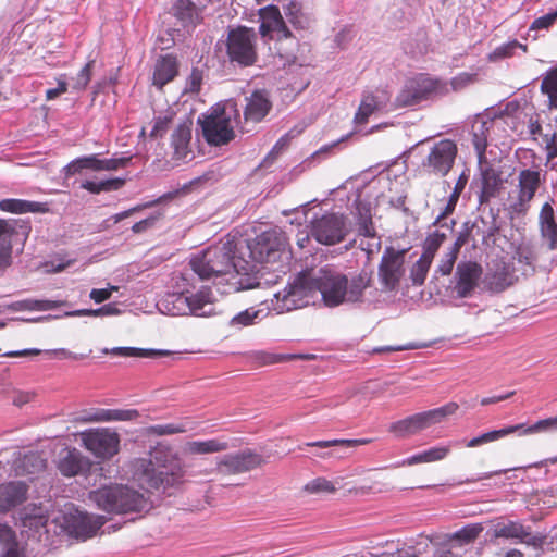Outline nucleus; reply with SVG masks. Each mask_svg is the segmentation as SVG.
I'll return each instance as SVG.
<instances>
[{
	"label": "nucleus",
	"mask_w": 557,
	"mask_h": 557,
	"mask_svg": "<svg viewBox=\"0 0 557 557\" xmlns=\"http://www.w3.org/2000/svg\"><path fill=\"white\" fill-rule=\"evenodd\" d=\"M238 250L231 240L210 246L190 259L189 273L197 275L200 281L225 283L227 293L260 288L273 281H262L263 274L258 272L253 263L235 255Z\"/></svg>",
	"instance_id": "obj_1"
},
{
	"label": "nucleus",
	"mask_w": 557,
	"mask_h": 557,
	"mask_svg": "<svg viewBox=\"0 0 557 557\" xmlns=\"http://www.w3.org/2000/svg\"><path fill=\"white\" fill-rule=\"evenodd\" d=\"M372 275L367 270L346 274L334 267H324L309 273V287L319 292L324 306L335 308L344 304L363 301L364 292L370 287Z\"/></svg>",
	"instance_id": "obj_2"
},
{
	"label": "nucleus",
	"mask_w": 557,
	"mask_h": 557,
	"mask_svg": "<svg viewBox=\"0 0 557 557\" xmlns=\"http://www.w3.org/2000/svg\"><path fill=\"white\" fill-rule=\"evenodd\" d=\"M172 282V290L157 302L162 313L173 317H209L214 313L211 287L198 286L194 273L182 272L173 276Z\"/></svg>",
	"instance_id": "obj_3"
},
{
	"label": "nucleus",
	"mask_w": 557,
	"mask_h": 557,
	"mask_svg": "<svg viewBox=\"0 0 557 557\" xmlns=\"http://www.w3.org/2000/svg\"><path fill=\"white\" fill-rule=\"evenodd\" d=\"M285 234L276 228L268 230L257 235L252 240L246 242V250L263 280H273L261 288L277 283L281 274H285L288 268L290 253L287 250Z\"/></svg>",
	"instance_id": "obj_4"
},
{
	"label": "nucleus",
	"mask_w": 557,
	"mask_h": 557,
	"mask_svg": "<svg viewBox=\"0 0 557 557\" xmlns=\"http://www.w3.org/2000/svg\"><path fill=\"white\" fill-rule=\"evenodd\" d=\"M89 499L109 513H144L151 508L149 498L127 485H109L91 491Z\"/></svg>",
	"instance_id": "obj_5"
},
{
	"label": "nucleus",
	"mask_w": 557,
	"mask_h": 557,
	"mask_svg": "<svg viewBox=\"0 0 557 557\" xmlns=\"http://www.w3.org/2000/svg\"><path fill=\"white\" fill-rule=\"evenodd\" d=\"M172 450L164 446L154 447L150 458L137 459L134 463V480L145 490H159L173 486L178 476L170 471L168 463L172 460Z\"/></svg>",
	"instance_id": "obj_6"
},
{
	"label": "nucleus",
	"mask_w": 557,
	"mask_h": 557,
	"mask_svg": "<svg viewBox=\"0 0 557 557\" xmlns=\"http://www.w3.org/2000/svg\"><path fill=\"white\" fill-rule=\"evenodd\" d=\"M448 92L449 87L445 81L421 73L406 81L394 103L397 108L412 107Z\"/></svg>",
	"instance_id": "obj_7"
},
{
	"label": "nucleus",
	"mask_w": 557,
	"mask_h": 557,
	"mask_svg": "<svg viewBox=\"0 0 557 557\" xmlns=\"http://www.w3.org/2000/svg\"><path fill=\"white\" fill-rule=\"evenodd\" d=\"M258 36L253 28L238 26L231 28L226 38V54L232 65L248 67L258 60Z\"/></svg>",
	"instance_id": "obj_8"
},
{
	"label": "nucleus",
	"mask_w": 557,
	"mask_h": 557,
	"mask_svg": "<svg viewBox=\"0 0 557 557\" xmlns=\"http://www.w3.org/2000/svg\"><path fill=\"white\" fill-rule=\"evenodd\" d=\"M458 408L457 403L450 401L442 407L419 412L393 422L388 430L398 437H406L442 422L448 416L454 414Z\"/></svg>",
	"instance_id": "obj_9"
},
{
	"label": "nucleus",
	"mask_w": 557,
	"mask_h": 557,
	"mask_svg": "<svg viewBox=\"0 0 557 557\" xmlns=\"http://www.w3.org/2000/svg\"><path fill=\"white\" fill-rule=\"evenodd\" d=\"M236 114L237 110L232 106L199 117L198 122L201 125L202 135L206 141L211 146H223L228 144L235 136L231 121L233 116H236Z\"/></svg>",
	"instance_id": "obj_10"
},
{
	"label": "nucleus",
	"mask_w": 557,
	"mask_h": 557,
	"mask_svg": "<svg viewBox=\"0 0 557 557\" xmlns=\"http://www.w3.org/2000/svg\"><path fill=\"white\" fill-rule=\"evenodd\" d=\"M544 181L545 174H542L540 170H521L518 174L516 195L510 196L509 213L516 216H524L529 212L531 201Z\"/></svg>",
	"instance_id": "obj_11"
},
{
	"label": "nucleus",
	"mask_w": 557,
	"mask_h": 557,
	"mask_svg": "<svg viewBox=\"0 0 557 557\" xmlns=\"http://www.w3.org/2000/svg\"><path fill=\"white\" fill-rule=\"evenodd\" d=\"M349 231L347 219L342 213H325L310 223V235L318 243L327 246L342 243Z\"/></svg>",
	"instance_id": "obj_12"
},
{
	"label": "nucleus",
	"mask_w": 557,
	"mask_h": 557,
	"mask_svg": "<svg viewBox=\"0 0 557 557\" xmlns=\"http://www.w3.org/2000/svg\"><path fill=\"white\" fill-rule=\"evenodd\" d=\"M405 255L406 250H398L393 246H387L381 257L377 267V277L383 290H396L405 275Z\"/></svg>",
	"instance_id": "obj_13"
},
{
	"label": "nucleus",
	"mask_w": 557,
	"mask_h": 557,
	"mask_svg": "<svg viewBox=\"0 0 557 557\" xmlns=\"http://www.w3.org/2000/svg\"><path fill=\"white\" fill-rule=\"evenodd\" d=\"M557 431V416L539 420L534 424L527 426L524 423L508 425L499 430H492L482 433L466 443V447L474 448L481 445L498 441L509 434L519 432L520 435H529L541 432Z\"/></svg>",
	"instance_id": "obj_14"
},
{
	"label": "nucleus",
	"mask_w": 557,
	"mask_h": 557,
	"mask_svg": "<svg viewBox=\"0 0 557 557\" xmlns=\"http://www.w3.org/2000/svg\"><path fill=\"white\" fill-rule=\"evenodd\" d=\"M84 447L99 459H111L119 453L120 435L109 429H90L79 434Z\"/></svg>",
	"instance_id": "obj_15"
},
{
	"label": "nucleus",
	"mask_w": 557,
	"mask_h": 557,
	"mask_svg": "<svg viewBox=\"0 0 557 557\" xmlns=\"http://www.w3.org/2000/svg\"><path fill=\"white\" fill-rule=\"evenodd\" d=\"M457 152L458 148L454 140L441 139L430 148L428 156L422 161V166L429 173L446 176L455 163Z\"/></svg>",
	"instance_id": "obj_16"
},
{
	"label": "nucleus",
	"mask_w": 557,
	"mask_h": 557,
	"mask_svg": "<svg viewBox=\"0 0 557 557\" xmlns=\"http://www.w3.org/2000/svg\"><path fill=\"white\" fill-rule=\"evenodd\" d=\"M493 536L525 544L533 548L542 547L545 542L543 534L534 533L531 525H524L519 520H500L496 522L493 527Z\"/></svg>",
	"instance_id": "obj_17"
},
{
	"label": "nucleus",
	"mask_w": 557,
	"mask_h": 557,
	"mask_svg": "<svg viewBox=\"0 0 557 557\" xmlns=\"http://www.w3.org/2000/svg\"><path fill=\"white\" fill-rule=\"evenodd\" d=\"M30 232V224L24 220H0V267L9 265L14 244L23 245Z\"/></svg>",
	"instance_id": "obj_18"
},
{
	"label": "nucleus",
	"mask_w": 557,
	"mask_h": 557,
	"mask_svg": "<svg viewBox=\"0 0 557 557\" xmlns=\"http://www.w3.org/2000/svg\"><path fill=\"white\" fill-rule=\"evenodd\" d=\"M309 273L300 274L293 284L286 286L282 292L274 294L276 298V310L280 312L292 311L306 307L309 304V295L315 293L309 287Z\"/></svg>",
	"instance_id": "obj_19"
},
{
	"label": "nucleus",
	"mask_w": 557,
	"mask_h": 557,
	"mask_svg": "<svg viewBox=\"0 0 557 557\" xmlns=\"http://www.w3.org/2000/svg\"><path fill=\"white\" fill-rule=\"evenodd\" d=\"M264 462L262 455L246 448L222 456L216 463V469L225 475L242 474L261 467Z\"/></svg>",
	"instance_id": "obj_20"
},
{
	"label": "nucleus",
	"mask_w": 557,
	"mask_h": 557,
	"mask_svg": "<svg viewBox=\"0 0 557 557\" xmlns=\"http://www.w3.org/2000/svg\"><path fill=\"white\" fill-rule=\"evenodd\" d=\"M482 272V267L475 261H461L457 264L453 289L458 298L472 296Z\"/></svg>",
	"instance_id": "obj_21"
},
{
	"label": "nucleus",
	"mask_w": 557,
	"mask_h": 557,
	"mask_svg": "<svg viewBox=\"0 0 557 557\" xmlns=\"http://www.w3.org/2000/svg\"><path fill=\"white\" fill-rule=\"evenodd\" d=\"M67 522L75 537L86 540L94 536L104 524V518L76 510V513Z\"/></svg>",
	"instance_id": "obj_22"
},
{
	"label": "nucleus",
	"mask_w": 557,
	"mask_h": 557,
	"mask_svg": "<svg viewBox=\"0 0 557 557\" xmlns=\"http://www.w3.org/2000/svg\"><path fill=\"white\" fill-rule=\"evenodd\" d=\"M91 461L76 448L66 449L58 462V469L64 476L85 475L91 468Z\"/></svg>",
	"instance_id": "obj_23"
},
{
	"label": "nucleus",
	"mask_w": 557,
	"mask_h": 557,
	"mask_svg": "<svg viewBox=\"0 0 557 557\" xmlns=\"http://www.w3.org/2000/svg\"><path fill=\"white\" fill-rule=\"evenodd\" d=\"M171 13L184 28H195L203 21V8L191 0H173Z\"/></svg>",
	"instance_id": "obj_24"
},
{
	"label": "nucleus",
	"mask_w": 557,
	"mask_h": 557,
	"mask_svg": "<svg viewBox=\"0 0 557 557\" xmlns=\"http://www.w3.org/2000/svg\"><path fill=\"white\" fill-rule=\"evenodd\" d=\"M28 485L22 481L0 484V512H8L27 499Z\"/></svg>",
	"instance_id": "obj_25"
},
{
	"label": "nucleus",
	"mask_w": 557,
	"mask_h": 557,
	"mask_svg": "<svg viewBox=\"0 0 557 557\" xmlns=\"http://www.w3.org/2000/svg\"><path fill=\"white\" fill-rule=\"evenodd\" d=\"M245 100V121L258 123L265 117L272 108L269 94L263 89L255 90L250 96L246 97Z\"/></svg>",
	"instance_id": "obj_26"
},
{
	"label": "nucleus",
	"mask_w": 557,
	"mask_h": 557,
	"mask_svg": "<svg viewBox=\"0 0 557 557\" xmlns=\"http://www.w3.org/2000/svg\"><path fill=\"white\" fill-rule=\"evenodd\" d=\"M503 187L502 172L486 164L481 168V190L478 195L480 205L488 203Z\"/></svg>",
	"instance_id": "obj_27"
},
{
	"label": "nucleus",
	"mask_w": 557,
	"mask_h": 557,
	"mask_svg": "<svg viewBox=\"0 0 557 557\" xmlns=\"http://www.w3.org/2000/svg\"><path fill=\"white\" fill-rule=\"evenodd\" d=\"M139 416L135 409H95L86 411L77 418L81 422H109V421H129Z\"/></svg>",
	"instance_id": "obj_28"
},
{
	"label": "nucleus",
	"mask_w": 557,
	"mask_h": 557,
	"mask_svg": "<svg viewBox=\"0 0 557 557\" xmlns=\"http://www.w3.org/2000/svg\"><path fill=\"white\" fill-rule=\"evenodd\" d=\"M178 74V63L173 54L161 55L157 59L153 69L152 84L161 89L173 81Z\"/></svg>",
	"instance_id": "obj_29"
},
{
	"label": "nucleus",
	"mask_w": 557,
	"mask_h": 557,
	"mask_svg": "<svg viewBox=\"0 0 557 557\" xmlns=\"http://www.w3.org/2000/svg\"><path fill=\"white\" fill-rule=\"evenodd\" d=\"M539 223L541 235L547 242L548 248L554 250L557 248V223L553 206L545 202L539 214Z\"/></svg>",
	"instance_id": "obj_30"
},
{
	"label": "nucleus",
	"mask_w": 557,
	"mask_h": 557,
	"mask_svg": "<svg viewBox=\"0 0 557 557\" xmlns=\"http://www.w3.org/2000/svg\"><path fill=\"white\" fill-rule=\"evenodd\" d=\"M387 101L384 91L364 92L357 113L355 122L357 124H366L369 117L379 109L383 108Z\"/></svg>",
	"instance_id": "obj_31"
},
{
	"label": "nucleus",
	"mask_w": 557,
	"mask_h": 557,
	"mask_svg": "<svg viewBox=\"0 0 557 557\" xmlns=\"http://www.w3.org/2000/svg\"><path fill=\"white\" fill-rule=\"evenodd\" d=\"M191 120L186 119L177 124L172 134L171 146L174 150V157L177 160L186 158L188 153V146L191 139Z\"/></svg>",
	"instance_id": "obj_32"
},
{
	"label": "nucleus",
	"mask_w": 557,
	"mask_h": 557,
	"mask_svg": "<svg viewBox=\"0 0 557 557\" xmlns=\"http://www.w3.org/2000/svg\"><path fill=\"white\" fill-rule=\"evenodd\" d=\"M0 210L15 214H23L27 212L45 213L49 211V208L46 202L8 198L0 201Z\"/></svg>",
	"instance_id": "obj_33"
},
{
	"label": "nucleus",
	"mask_w": 557,
	"mask_h": 557,
	"mask_svg": "<svg viewBox=\"0 0 557 557\" xmlns=\"http://www.w3.org/2000/svg\"><path fill=\"white\" fill-rule=\"evenodd\" d=\"M260 18L276 30V39H294L292 32L286 26L280 10L274 5H269L260 10Z\"/></svg>",
	"instance_id": "obj_34"
},
{
	"label": "nucleus",
	"mask_w": 557,
	"mask_h": 557,
	"mask_svg": "<svg viewBox=\"0 0 557 557\" xmlns=\"http://www.w3.org/2000/svg\"><path fill=\"white\" fill-rule=\"evenodd\" d=\"M451 449V445L444 446H435L431 447L424 451L412 455L404 460H401L398 466H413L418 463H429L441 461L445 459Z\"/></svg>",
	"instance_id": "obj_35"
},
{
	"label": "nucleus",
	"mask_w": 557,
	"mask_h": 557,
	"mask_svg": "<svg viewBox=\"0 0 557 557\" xmlns=\"http://www.w3.org/2000/svg\"><path fill=\"white\" fill-rule=\"evenodd\" d=\"M65 305L62 300L48 299H24L10 304L8 308L12 311H48Z\"/></svg>",
	"instance_id": "obj_36"
},
{
	"label": "nucleus",
	"mask_w": 557,
	"mask_h": 557,
	"mask_svg": "<svg viewBox=\"0 0 557 557\" xmlns=\"http://www.w3.org/2000/svg\"><path fill=\"white\" fill-rule=\"evenodd\" d=\"M102 354L113 355L119 357H138V358H156L161 356H169L171 352L169 350H160V349H144L136 347H113V348H103L101 350Z\"/></svg>",
	"instance_id": "obj_37"
},
{
	"label": "nucleus",
	"mask_w": 557,
	"mask_h": 557,
	"mask_svg": "<svg viewBox=\"0 0 557 557\" xmlns=\"http://www.w3.org/2000/svg\"><path fill=\"white\" fill-rule=\"evenodd\" d=\"M491 126L492 122L488 121H478L472 126V144L480 162L485 158V151L487 148V135Z\"/></svg>",
	"instance_id": "obj_38"
},
{
	"label": "nucleus",
	"mask_w": 557,
	"mask_h": 557,
	"mask_svg": "<svg viewBox=\"0 0 557 557\" xmlns=\"http://www.w3.org/2000/svg\"><path fill=\"white\" fill-rule=\"evenodd\" d=\"M227 448L228 445L226 442H222L215 438L207 441H194L189 442L187 445L188 451L197 455L223 451L226 450Z\"/></svg>",
	"instance_id": "obj_39"
},
{
	"label": "nucleus",
	"mask_w": 557,
	"mask_h": 557,
	"mask_svg": "<svg viewBox=\"0 0 557 557\" xmlns=\"http://www.w3.org/2000/svg\"><path fill=\"white\" fill-rule=\"evenodd\" d=\"M467 182H468V175L463 172L458 177V180L455 184L454 190L450 194L445 208L443 209V211L438 214V216L435 220V224L440 223L441 220L445 219L446 216H448L449 214H451L454 212L457 201L460 197V194L465 189Z\"/></svg>",
	"instance_id": "obj_40"
},
{
	"label": "nucleus",
	"mask_w": 557,
	"mask_h": 557,
	"mask_svg": "<svg viewBox=\"0 0 557 557\" xmlns=\"http://www.w3.org/2000/svg\"><path fill=\"white\" fill-rule=\"evenodd\" d=\"M358 233L364 237L376 238V232L372 222L370 208L366 206H358ZM380 246V240L376 243Z\"/></svg>",
	"instance_id": "obj_41"
},
{
	"label": "nucleus",
	"mask_w": 557,
	"mask_h": 557,
	"mask_svg": "<svg viewBox=\"0 0 557 557\" xmlns=\"http://www.w3.org/2000/svg\"><path fill=\"white\" fill-rule=\"evenodd\" d=\"M513 259L517 260V263L520 265V270L524 275L532 274L534 272L536 255L531 247L525 245L519 246L515 252Z\"/></svg>",
	"instance_id": "obj_42"
},
{
	"label": "nucleus",
	"mask_w": 557,
	"mask_h": 557,
	"mask_svg": "<svg viewBox=\"0 0 557 557\" xmlns=\"http://www.w3.org/2000/svg\"><path fill=\"white\" fill-rule=\"evenodd\" d=\"M95 162L96 154L76 158L63 168L62 173L64 180H69L75 174H81L84 170L95 171Z\"/></svg>",
	"instance_id": "obj_43"
},
{
	"label": "nucleus",
	"mask_w": 557,
	"mask_h": 557,
	"mask_svg": "<svg viewBox=\"0 0 557 557\" xmlns=\"http://www.w3.org/2000/svg\"><path fill=\"white\" fill-rule=\"evenodd\" d=\"M433 259L429 255H421L410 268V280L414 286L424 284Z\"/></svg>",
	"instance_id": "obj_44"
},
{
	"label": "nucleus",
	"mask_w": 557,
	"mask_h": 557,
	"mask_svg": "<svg viewBox=\"0 0 557 557\" xmlns=\"http://www.w3.org/2000/svg\"><path fill=\"white\" fill-rule=\"evenodd\" d=\"M541 91L548 97L549 108L557 109V69H550L543 77Z\"/></svg>",
	"instance_id": "obj_45"
},
{
	"label": "nucleus",
	"mask_w": 557,
	"mask_h": 557,
	"mask_svg": "<svg viewBox=\"0 0 557 557\" xmlns=\"http://www.w3.org/2000/svg\"><path fill=\"white\" fill-rule=\"evenodd\" d=\"M371 440L369 438H359V440H329V441H317V442H308L305 445L308 447H319V448H329V447H346L352 448L360 445L369 444Z\"/></svg>",
	"instance_id": "obj_46"
},
{
	"label": "nucleus",
	"mask_w": 557,
	"mask_h": 557,
	"mask_svg": "<svg viewBox=\"0 0 557 557\" xmlns=\"http://www.w3.org/2000/svg\"><path fill=\"white\" fill-rule=\"evenodd\" d=\"M300 132L301 129H292L285 135H283L273 146L271 151L267 154V157L261 163V166H267L268 164L272 163L277 158V156L289 145L290 139L296 137Z\"/></svg>",
	"instance_id": "obj_47"
},
{
	"label": "nucleus",
	"mask_w": 557,
	"mask_h": 557,
	"mask_svg": "<svg viewBox=\"0 0 557 557\" xmlns=\"http://www.w3.org/2000/svg\"><path fill=\"white\" fill-rule=\"evenodd\" d=\"M207 71L208 67L205 64L201 66H194L186 79L185 91L199 94Z\"/></svg>",
	"instance_id": "obj_48"
},
{
	"label": "nucleus",
	"mask_w": 557,
	"mask_h": 557,
	"mask_svg": "<svg viewBox=\"0 0 557 557\" xmlns=\"http://www.w3.org/2000/svg\"><path fill=\"white\" fill-rule=\"evenodd\" d=\"M262 310H256L255 308H248L244 311H240L236 315H234L230 325L236 329H242L244 326L252 325L256 320L260 319V314Z\"/></svg>",
	"instance_id": "obj_49"
},
{
	"label": "nucleus",
	"mask_w": 557,
	"mask_h": 557,
	"mask_svg": "<svg viewBox=\"0 0 557 557\" xmlns=\"http://www.w3.org/2000/svg\"><path fill=\"white\" fill-rule=\"evenodd\" d=\"M20 467L23 472L34 474L46 468V460L36 453H29L24 455Z\"/></svg>",
	"instance_id": "obj_50"
},
{
	"label": "nucleus",
	"mask_w": 557,
	"mask_h": 557,
	"mask_svg": "<svg viewBox=\"0 0 557 557\" xmlns=\"http://www.w3.org/2000/svg\"><path fill=\"white\" fill-rule=\"evenodd\" d=\"M483 531L481 523L468 524L462 529L456 531L451 539L459 541L461 544L473 542Z\"/></svg>",
	"instance_id": "obj_51"
},
{
	"label": "nucleus",
	"mask_w": 557,
	"mask_h": 557,
	"mask_svg": "<svg viewBox=\"0 0 557 557\" xmlns=\"http://www.w3.org/2000/svg\"><path fill=\"white\" fill-rule=\"evenodd\" d=\"M305 491L310 494H333L336 492V487L333 482L325 478H317L305 485Z\"/></svg>",
	"instance_id": "obj_52"
},
{
	"label": "nucleus",
	"mask_w": 557,
	"mask_h": 557,
	"mask_svg": "<svg viewBox=\"0 0 557 557\" xmlns=\"http://www.w3.org/2000/svg\"><path fill=\"white\" fill-rule=\"evenodd\" d=\"M445 238H446L445 233H442L440 231H435V232L429 234L424 240L422 255H429V257H431V259H433L436 250L443 244Z\"/></svg>",
	"instance_id": "obj_53"
},
{
	"label": "nucleus",
	"mask_w": 557,
	"mask_h": 557,
	"mask_svg": "<svg viewBox=\"0 0 557 557\" xmlns=\"http://www.w3.org/2000/svg\"><path fill=\"white\" fill-rule=\"evenodd\" d=\"M517 48H521L523 51H527V46L518 42L517 40L509 41L497 47L491 54L490 60L496 61L499 59L511 57Z\"/></svg>",
	"instance_id": "obj_54"
},
{
	"label": "nucleus",
	"mask_w": 557,
	"mask_h": 557,
	"mask_svg": "<svg viewBox=\"0 0 557 557\" xmlns=\"http://www.w3.org/2000/svg\"><path fill=\"white\" fill-rule=\"evenodd\" d=\"M131 161V158H112V159H99L96 156L95 171H113L120 168L126 166Z\"/></svg>",
	"instance_id": "obj_55"
},
{
	"label": "nucleus",
	"mask_w": 557,
	"mask_h": 557,
	"mask_svg": "<svg viewBox=\"0 0 557 557\" xmlns=\"http://www.w3.org/2000/svg\"><path fill=\"white\" fill-rule=\"evenodd\" d=\"M286 17L296 28H305L307 25V18L300 13L297 3H290L286 11Z\"/></svg>",
	"instance_id": "obj_56"
},
{
	"label": "nucleus",
	"mask_w": 557,
	"mask_h": 557,
	"mask_svg": "<svg viewBox=\"0 0 557 557\" xmlns=\"http://www.w3.org/2000/svg\"><path fill=\"white\" fill-rule=\"evenodd\" d=\"M475 75L470 74L467 72L459 73L455 77L450 79V82H446L447 85H450L451 90L459 91L463 89L465 87L469 86L471 83H473Z\"/></svg>",
	"instance_id": "obj_57"
},
{
	"label": "nucleus",
	"mask_w": 557,
	"mask_h": 557,
	"mask_svg": "<svg viewBox=\"0 0 557 557\" xmlns=\"http://www.w3.org/2000/svg\"><path fill=\"white\" fill-rule=\"evenodd\" d=\"M95 61H89L85 64V66L79 71L75 78V83L73 85V88L76 90H83L88 85L90 77H91V67L94 65Z\"/></svg>",
	"instance_id": "obj_58"
},
{
	"label": "nucleus",
	"mask_w": 557,
	"mask_h": 557,
	"mask_svg": "<svg viewBox=\"0 0 557 557\" xmlns=\"http://www.w3.org/2000/svg\"><path fill=\"white\" fill-rule=\"evenodd\" d=\"M149 430L152 434H156L159 436L183 433L186 431L184 425L174 424V423L153 425V426H150Z\"/></svg>",
	"instance_id": "obj_59"
},
{
	"label": "nucleus",
	"mask_w": 557,
	"mask_h": 557,
	"mask_svg": "<svg viewBox=\"0 0 557 557\" xmlns=\"http://www.w3.org/2000/svg\"><path fill=\"white\" fill-rule=\"evenodd\" d=\"M457 255L448 250L435 270V274L449 275L454 269Z\"/></svg>",
	"instance_id": "obj_60"
},
{
	"label": "nucleus",
	"mask_w": 557,
	"mask_h": 557,
	"mask_svg": "<svg viewBox=\"0 0 557 557\" xmlns=\"http://www.w3.org/2000/svg\"><path fill=\"white\" fill-rule=\"evenodd\" d=\"M557 20V11L544 14L533 21L530 30L548 29Z\"/></svg>",
	"instance_id": "obj_61"
},
{
	"label": "nucleus",
	"mask_w": 557,
	"mask_h": 557,
	"mask_svg": "<svg viewBox=\"0 0 557 557\" xmlns=\"http://www.w3.org/2000/svg\"><path fill=\"white\" fill-rule=\"evenodd\" d=\"M172 122V115H163L158 116L154 120L153 127L151 129L150 136L151 137H162L164 133L168 131L170 123Z\"/></svg>",
	"instance_id": "obj_62"
},
{
	"label": "nucleus",
	"mask_w": 557,
	"mask_h": 557,
	"mask_svg": "<svg viewBox=\"0 0 557 557\" xmlns=\"http://www.w3.org/2000/svg\"><path fill=\"white\" fill-rule=\"evenodd\" d=\"M511 283V280H508L505 274L496 272L490 278L488 287L491 290L499 293L506 289Z\"/></svg>",
	"instance_id": "obj_63"
},
{
	"label": "nucleus",
	"mask_w": 557,
	"mask_h": 557,
	"mask_svg": "<svg viewBox=\"0 0 557 557\" xmlns=\"http://www.w3.org/2000/svg\"><path fill=\"white\" fill-rule=\"evenodd\" d=\"M160 216H161L160 213L151 214L150 216H148L139 222H136L132 226V231L136 234L147 232L148 230L152 228L156 225V223L160 219Z\"/></svg>",
	"instance_id": "obj_64"
}]
</instances>
